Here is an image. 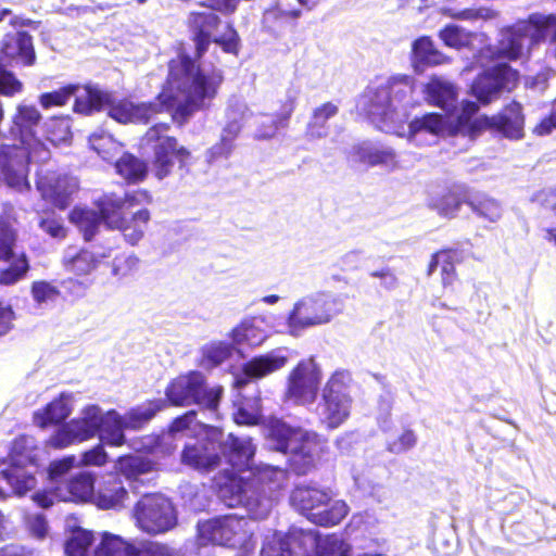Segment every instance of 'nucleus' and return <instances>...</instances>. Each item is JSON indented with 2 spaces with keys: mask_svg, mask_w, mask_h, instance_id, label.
Instances as JSON below:
<instances>
[{
  "mask_svg": "<svg viewBox=\"0 0 556 556\" xmlns=\"http://www.w3.org/2000/svg\"><path fill=\"white\" fill-rule=\"evenodd\" d=\"M41 114L34 105L20 104L7 126H2L1 137L16 143L0 146V170L11 187H29L28 165L46 162L50 151L36 136Z\"/></svg>",
  "mask_w": 556,
  "mask_h": 556,
  "instance_id": "obj_3",
  "label": "nucleus"
},
{
  "mask_svg": "<svg viewBox=\"0 0 556 556\" xmlns=\"http://www.w3.org/2000/svg\"><path fill=\"white\" fill-rule=\"evenodd\" d=\"M85 89L86 86H80L78 84H68L56 90L41 93L39 96V103L43 109L63 106L72 97H75L76 100L77 97L81 94Z\"/></svg>",
  "mask_w": 556,
  "mask_h": 556,
  "instance_id": "obj_41",
  "label": "nucleus"
},
{
  "mask_svg": "<svg viewBox=\"0 0 556 556\" xmlns=\"http://www.w3.org/2000/svg\"><path fill=\"white\" fill-rule=\"evenodd\" d=\"M88 286L89 283L87 281L75 278H67L60 282L61 289L73 298H81Z\"/></svg>",
  "mask_w": 556,
  "mask_h": 556,
  "instance_id": "obj_64",
  "label": "nucleus"
},
{
  "mask_svg": "<svg viewBox=\"0 0 556 556\" xmlns=\"http://www.w3.org/2000/svg\"><path fill=\"white\" fill-rule=\"evenodd\" d=\"M439 266L441 267L442 285L446 289L452 286L456 279L455 266L450 261V254L447 252L440 251L432 255L428 266V275H432Z\"/></svg>",
  "mask_w": 556,
  "mask_h": 556,
  "instance_id": "obj_47",
  "label": "nucleus"
},
{
  "mask_svg": "<svg viewBox=\"0 0 556 556\" xmlns=\"http://www.w3.org/2000/svg\"><path fill=\"white\" fill-rule=\"evenodd\" d=\"M355 485L366 495L374 497L377 502L381 503L382 497L386 496L387 490L377 483H372L363 477L354 478Z\"/></svg>",
  "mask_w": 556,
  "mask_h": 556,
  "instance_id": "obj_63",
  "label": "nucleus"
},
{
  "mask_svg": "<svg viewBox=\"0 0 556 556\" xmlns=\"http://www.w3.org/2000/svg\"><path fill=\"white\" fill-rule=\"evenodd\" d=\"M94 541L93 533L83 528H76L65 541L64 551L67 556H88Z\"/></svg>",
  "mask_w": 556,
  "mask_h": 556,
  "instance_id": "obj_43",
  "label": "nucleus"
},
{
  "mask_svg": "<svg viewBox=\"0 0 556 556\" xmlns=\"http://www.w3.org/2000/svg\"><path fill=\"white\" fill-rule=\"evenodd\" d=\"M167 407L164 399H154L128 409L123 417L128 430L138 431L144 428L157 413Z\"/></svg>",
  "mask_w": 556,
  "mask_h": 556,
  "instance_id": "obj_33",
  "label": "nucleus"
},
{
  "mask_svg": "<svg viewBox=\"0 0 556 556\" xmlns=\"http://www.w3.org/2000/svg\"><path fill=\"white\" fill-rule=\"evenodd\" d=\"M478 110L477 103L464 101L462 112L452 123L446 115L440 113H426L416 116L408 124V139L415 141L421 132L439 136L447 129L455 136L469 138L470 141L486 129L496 131L511 140L523 137L525 115L519 102L511 101L500 113L492 116H476Z\"/></svg>",
  "mask_w": 556,
  "mask_h": 556,
  "instance_id": "obj_2",
  "label": "nucleus"
},
{
  "mask_svg": "<svg viewBox=\"0 0 556 556\" xmlns=\"http://www.w3.org/2000/svg\"><path fill=\"white\" fill-rule=\"evenodd\" d=\"M294 94L291 92L287 93V100L282 105L281 112L275 117H268V123H263L255 132L257 139H270L273 138L279 127H285L294 111Z\"/></svg>",
  "mask_w": 556,
  "mask_h": 556,
  "instance_id": "obj_38",
  "label": "nucleus"
},
{
  "mask_svg": "<svg viewBox=\"0 0 556 556\" xmlns=\"http://www.w3.org/2000/svg\"><path fill=\"white\" fill-rule=\"evenodd\" d=\"M36 63V52L33 37L24 30L5 34L0 47V94L12 97L22 91L23 84L8 67L14 64L33 66Z\"/></svg>",
  "mask_w": 556,
  "mask_h": 556,
  "instance_id": "obj_11",
  "label": "nucleus"
},
{
  "mask_svg": "<svg viewBox=\"0 0 556 556\" xmlns=\"http://www.w3.org/2000/svg\"><path fill=\"white\" fill-rule=\"evenodd\" d=\"M518 74L506 65L495 66L479 75L471 85L472 96L482 104H489L504 90L516 85Z\"/></svg>",
  "mask_w": 556,
  "mask_h": 556,
  "instance_id": "obj_23",
  "label": "nucleus"
},
{
  "mask_svg": "<svg viewBox=\"0 0 556 556\" xmlns=\"http://www.w3.org/2000/svg\"><path fill=\"white\" fill-rule=\"evenodd\" d=\"M339 108L332 102H326L313 110L309 122L307 123L305 136L308 140H317L328 135L327 122L336 116Z\"/></svg>",
  "mask_w": 556,
  "mask_h": 556,
  "instance_id": "obj_34",
  "label": "nucleus"
},
{
  "mask_svg": "<svg viewBox=\"0 0 556 556\" xmlns=\"http://www.w3.org/2000/svg\"><path fill=\"white\" fill-rule=\"evenodd\" d=\"M447 14L450 17L454 20H460V21H476V20H485L491 16V11L485 8H468L464 10H454L450 9L447 11Z\"/></svg>",
  "mask_w": 556,
  "mask_h": 556,
  "instance_id": "obj_61",
  "label": "nucleus"
},
{
  "mask_svg": "<svg viewBox=\"0 0 556 556\" xmlns=\"http://www.w3.org/2000/svg\"><path fill=\"white\" fill-rule=\"evenodd\" d=\"M235 149V142L220 136L217 143L211 147L206 152V160L208 163L216 162L222 159H228Z\"/></svg>",
  "mask_w": 556,
  "mask_h": 556,
  "instance_id": "obj_58",
  "label": "nucleus"
},
{
  "mask_svg": "<svg viewBox=\"0 0 556 556\" xmlns=\"http://www.w3.org/2000/svg\"><path fill=\"white\" fill-rule=\"evenodd\" d=\"M71 414L70 396L61 393L60 396L52 400L42 409L35 410L33 419L36 426L46 428L50 425L64 422Z\"/></svg>",
  "mask_w": 556,
  "mask_h": 556,
  "instance_id": "obj_32",
  "label": "nucleus"
},
{
  "mask_svg": "<svg viewBox=\"0 0 556 556\" xmlns=\"http://www.w3.org/2000/svg\"><path fill=\"white\" fill-rule=\"evenodd\" d=\"M348 159L350 162L364 164L370 167H394L396 165V152L394 149L371 141H364L353 146L349 152Z\"/></svg>",
  "mask_w": 556,
  "mask_h": 556,
  "instance_id": "obj_27",
  "label": "nucleus"
},
{
  "mask_svg": "<svg viewBox=\"0 0 556 556\" xmlns=\"http://www.w3.org/2000/svg\"><path fill=\"white\" fill-rule=\"evenodd\" d=\"M408 85H383L368 92L367 113L378 127L390 131L404 124L407 118V104L410 98Z\"/></svg>",
  "mask_w": 556,
  "mask_h": 556,
  "instance_id": "obj_10",
  "label": "nucleus"
},
{
  "mask_svg": "<svg viewBox=\"0 0 556 556\" xmlns=\"http://www.w3.org/2000/svg\"><path fill=\"white\" fill-rule=\"evenodd\" d=\"M71 220L77 225L86 241L93 239L102 223L105 224L103 214L91 208L75 207L71 213Z\"/></svg>",
  "mask_w": 556,
  "mask_h": 556,
  "instance_id": "obj_36",
  "label": "nucleus"
},
{
  "mask_svg": "<svg viewBox=\"0 0 556 556\" xmlns=\"http://www.w3.org/2000/svg\"><path fill=\"white\" fill-rule=\"evenodd\" d=\"M89 144L103 160H109L111 151L117 147L113 137L102 130L94 131L89 136Z\"/></svg>",
  "mask_w": 556,
  "mask_h": 556,
  "instance_id": "obj_52",
  "label": "nucleus"
},
{
  "mask_svg": "<svg viewBox=\"0 0 556 556\" xmlns=\"http://www.w3.org/2000/svg\"><path fill=\"white\" fill-rule=\"evenodd\" d=\"M132 198L106 193L94 201L97 208L101 211L105 218V225L112 229H119L125 240L131 244H137L143 237L150 212L148 208H141L132 213L130 218L123 214L124 207L132 206Z\"/></svg>",
  "mask_w": 556,
  "mask_h": 556,
  "instance_id": "obj_13",
  "label": "nucleus"
},
{
  "mask_svg": "<svg viewBox=\"0 0 556 556\" xmlns=\"http://www.w3.org/2000/svg\"><path fill=\"white\" fill-rule=\"evenodd\" d=\"M412 53L416 65H441L448 61V58L435 48L429 36H421L414 40Z\"/></svg>",
  "mask_w": 556,
  "mask_h": 556,
  "instance_id": "obj_35",
  "label": "nucleus"
},
{
  "mask_svg": "<svg viewBox=\"0 0 556 556\" xmlns=\"http://www.w3.org/2000/svg\"><path fill=\"white\" fill-rule=\"evenodd\" d=\"M468 206L475 214L489 222H497L502 216V206L495 199L485 194H471L469 192Z\"/></svg>",
  "mask_w": 556,
  "mask_h": 556,
  "instance_id": "obj_40",
  "label": "nucleus"
},
{
  "mask_svg": "<svg viewBox=\"0 0 556 556\" xmlns=\"http://www.w3.org/2000/svg\"><path fill=\"white\" fill-rule=\"evenodd\" d=\"M28 442L29 439L26 437L15 439L12 444L9 464L5 468L0 469L1 477L18 496L25 495L37 484L36 465L33 457L25 452Z\"/></svg>",
  "mask_w": 556,
  "mask_h": 556,
  "instance_id": "obj_19",
  "label": "nucleus"
},
{
  "mask_svg": "<svg viewBox=\"0 0 556 556\" xmlns=\"http://www.w3.org/2000/svg\"><path fill=\"white\" fill-rule=\"evenodd\" d=\"M223 80L220 70L201 68L189 55L179 54L169 61L166 85L154 102L116 101L112 92L97 85H86L73 109L83 115L108 111V115L121 124H148L154 114L170 110L173 119L185 124L195 112L210 106Z\"/></svg>",
  "mask_w": 556,
  "mask_h": 556,
  "instance_id": "obj_1",
  "label": "nucleus"
},
{
  "mask_svg": "<svg viewBox=\"0 0 556 556\" xmlns=\"http://www.w3.org/2000/svg\"><path fill=\"white\" fill-rule=\"evenodd\" d=\"M197 412L194 409L176 417L169 425L168 432L163 434H151L141 438L132 443V447L144 453H169L170 443L174 434L189 429L197 421Z\"/></svg>",
  "mask_w": 556,
  "mask_h": 556,
  "instance_id": "obj_25",
  "label": "nucleus"
},
{
  "mask_svg": "<svg viewBox=\"0 0 556 556\" xmlns=\"http://www.w3.org/2000/svg\"><path fill=\"white\" fill-rule=\"evenodd\" d=\"M115 168L128 182L141 181L148 173L147 164L132 155L131 153H124L115 163Z\"/></svg>",
  "mask_w": 556,
  "mask_h": 556,
  "instance_id": "obj_39",
  "label": "nucleus"
},
{
  "mask_svg": "<svg viewBox=\"0 0 556 556\" xmlns=\"http://www.w3.org/2000/svg\"><path fill=\"white\" fill-rule=\"evenodd\" d=\"M329 491L314 485L299 484L290 495V504L315 525L330 527L338 525L349 513L344 501L331 502Z\"/></svg>",
  "mask_w": 556,
  "mask_h": 556,
  "instance_id": "obj_9",
  "label": "nucleus"
},
{
  "mask_svg": "<svg viewBox=\"0 0 556 556\" xmlns=\"http://www.w3.org/2000/svg\"><path fill=\"white\" fill-rule=\"evenodd\" d=\"M267 441L270 448L288 456L290 468L298 475H305L314 466L317 445L302 428L271 419L267 426Z\"/></svg>",
  "mask_w": 556,
  "mask_h": 556,
  "instance_id": "obj_7",
  "label": "nucleus"
},
{
  "mask_svg": "<svg viewBox=\"0 0 556 556\" xmlns=\"http://www.w3.org/2000/svg\"><path fill=\"white\" fill-rule=\"evenodd\" d=\"M321 369L313 357L301 359L287 378L285 396L299 405L315 402L320 382Z\"/></svg>",
  "mask_w": 556,
  "mask_h": 556,
  "instance_id": "obj_21",
  "label": "nucleus"
},
{
  "mask_svg": "<svg viewBox=\"0 0 556 556\" xmlns=\"http://www.w3.org/2000/svg\"><path fill=\"white\" fill-rule=\"evenodd\" d=\"M36 186L45 199L51 200L60 207H65L76 188V181L68 177L37 174Z\"/></svg>",
  "mask_w": 556,
  "mask_h": 556,
  "instance_id": "obj_30",
  "label": "nucleus"
},
{
  "mask_svg": "<svg viewBox=\"0 0 556 556\" xmlns=\"http://www.w3.org/2000/svg\"><path fill=\"white\" fill-rule=\"evenodd\" d=\"M181 462L197 470L210 471L215 469L220 463L218 441L201 439L194 443L186 444L181 452Z\"/></svg>",
  "mask_w": 556,
  "mask_h": 556,
  "instance_id": "obj_26",
  "label": "nucleus"
},
{
  "mask_svg": "<svg viewBox=\"0 0 556 556\" xmlns=\"http://www.w3.org/2000/svg\"><path fill=\"white\" fill-rule=\"evenodd\" d=\"M66 267L70 271L75 273L78 276L89 274L96 267V257L93 253L81 250L76 255L72 256Z\"/></svg>",
  "mask_w": 556,
  "mask_h": 556,
  "instance_id": "obj_53",
  "label": "nucleus"
},
{
  "mask_svg": "<svg viewBox=\"0 0 556 556\" xmlns=\"http://www.w3.org/2000/svg\"><path fill=\"white\" fill-rule=\"evenodd\" d=\"M139 258L135 254L119 255L113 260L112 271L115 276L125 277L138 267Z\"/></svg>",
  "mask_w": 556,
  "mask_h": 556,
  "instance_id": "obj_60",
  "label": "nucleus"
},
{
  "mask_svg": "<svg viewBox=\"0 0 556 556\" xmlns=\"http://www.w3.org/2000/svg\"><path fill=\"white\" fill-rule=\"evenodd\" d=\"M167 128L166 124H157L147 132L149 140H156L153 147V167L154 174L160 180L169 175L173 167V159L178 161L181 176L189 172L190 151L185 147H179L175 137H162L161 131H165Z\"/></svg>",
  "mask_w": 556,
  "mask_h": 556,
  "instance_id": "obj_20",
  "label": "nucleus"
},
{
  "mask_svg": "<svg viewBox=\"0 0 556 556\" xmlns=\"http://www.w3.org/2000/svg\"><path fill=\"white\" fill-rule=\"evenodd\" d=\"M260 556H350V546L338 534L292 527L266 536Z\"/></svg>",
  "mask_w": 556,
  "mask_h": 556,
  "instance_id": "obj_6",
  "label": "nucleus"
},
{
  "mask_svg": "<svg viewBox=\"0 0 556 556\" xmlns=\"http://www.w3.org/2000/svg\"><path fill=\"white\" fill-rule=\"evenodd\" d=\"M16 233L10 224L0 218V261L10 262L14 256Z\"/></svg>",
  "mask_w": 556,
  "mask_h": 556,
  "instance_id": "obj_50",
  "label": "nucleus"
},
{
  "mask_svg": "<svg viewBox=\"0 0 556 556\" xmlns=\"http://www.w3.org/2000/svg\"><path fill=\"white\" fill-rule=\"evenodd\" d=\"M128 500V492L123 485L108 488L94 496L96 505L100 509H121Z\"/></svg>",
  "mask_w": 556,
  "mask_h": 556,
  "instance_id": "obj_45",
  "label": "nucleus"
},
{
  "mask_svg": "<svg viewBox=\"0 0 556 556\" xmlns=\"http://www.w3.org/2000/svg\"><path fill=\"white\" fill-rule=\"evenodd\" d=\"M154 462L142 455H124L118 457L115 469L128 480H137L139 476L151 472Z\"/></svg>",
  "mask_w": 556,
  "mask_h": 556,
  "instance_id": "obj_37",
  "label": "nucleus"
},
{
  "mask_svg": "<svg viewBox=\"0 0 556 556\" xmlns=\"http://www.w3.org/2000/svg\"><path fill=\"white\" fill-rule=\"evenodd\" d=\"M231 337L235 343L249 345H260L266 338L263 331L249 323H242L231 331Z\"/></svg>",
  "mask_w": 556,
  "mask_h": 556,
  "instance_id": "obj_49",
  "label": "nucleus"
},
{
  "mask_svg": "<svg viewBox=\"0 0 556 556\" xmlns=\"http://www.w3.org/2000/svg\"><path fill=\"white\" fill-rule=\"evenodd\" d=\"M125 430H128L125 417L116 409L104 413L98 405H87L79 417L62 424L48 443L54 448H64L98 435L103 444L122 446L126 443Z\"/></svg>",
  "mask_w": 556,
  "mask_h": 556,
  "instance_id": "obj_4",
  "label": "nucleus"
},
{
  "mask_svg": "<svg viewBox=\"0 0 556 556\" xmlns=\"http://www.w3.org/2000/svg\"><path fill=\"white\" fill-rule=\"evenodd\" d=\"M108 457L103 443H99L81 454V463L85 466H102L108 462Z\"/></svg>",
  "mask_w": 556,
  "mask_h": 556,
  "instance_id": "obj_62",
  "label": "nucleus"
},
{
  "mask_svg": "<svg viewBox=\"0 0 556 556\" xmlns=\"http://www.w3.org/2000/svg\"><path fill=\"white\" fill-rule=\"evenodd\" d=\"M137 526L149 534H161L177 525V513L170 500L162 494H144L134 507Z\"/></svg>",
  "mask_w": 556,
  "mask_h": 556,
  "instance_id": "obj_18",
  "label": "nucleus"
},
{
  "mask_svg": "<svg viewBox=\"0 0 556 556\" xmlns=\"http://www.w3.org/2000/svg\"><path fill=\"white\" fill-rule=\"evenodd\" d=\"M188 24L198 58L205 54L211 42L218 45L226 53L235 55L239 53L241 40L231 24H226V30L223 34L213 36L222 21L212 10L190 13Z\"/></svg>",
  "mask_w": 556,
  "mask_h": 556,
  "instance_id": "obj_16",
  "label": "nucleus"
},
{
  "mask_svg": "<svg viewBox=\"0 0 556 556\" xmlns=\"http://www.w3.org/2000/svg\"><path fill=\"white\" fill-rule=\"evenodd\" d=\"M369 277L379 280L378 287L386 291H393L399 287V278L394 270L388 266L368 271Z\"/></svg>",
  "mask_w": 556,
  "mask_h": 556,
  "instance_id": "obj_57",
  "label": "nucleus"
},
{
  "mask_svg": "<svg viewBox=\"0 0 556 556\" xmlns=\"http://www.w3.org/2000/svg\"><path fill=\"white\" fill-rule=\"evenodd\" d=\"M426 100L429 104L443 110L446 115L454 113L457 109L458 92L456 86L438 76H433L425 85Z\"/></svg>",
  "mask_w": 556,
  "mask_h": 556,
  "instance_id": "obj_28",
  "label": "nucleus"
},
{
  "mask_svg": "<svg viewBox=\"0 0 556 556\" xmlns=\"http://www.w3.org/2000/svg\"><path fill=\"white\" fill-rule=\"evenodd\" d=\"M223 388H208L205 376L197 370L181 375L172 380L165 389L166 403L174 406L197 404L210 410L218 407Z\"/></svg>",
  "mask_w": 556,
  "mask_h": 556,
  "instance_id": "obj_15",
  "label": "nucleus"
},
{
  "mask_svg": "<svg viewBox=\"0 0 556 556\" xmlns=\"http://www.w3.org/2000/svg\"><path fill=\"white\" fill-rule=\"evenodd\" d=\"M439 38L443 43L453 49L466 47L471 41L468 30L457 24H447L439 31Z\"/></svg>",
  "mask_w": 556,
  "mask_h": 556,
  "instance_id": "obj_48",
  "label": "nucleus"
},
{
  "mask_svg": "<svg viewBox=\"0 0 556 556\" xmlns=\"http://www.w3.org/2000/svg\"><path fill=\"white\" fill-rule=\"evenodd\" d=\"M218 496L229 507L243 505L252 519L262 520L271 510V501L251 490L245 478L231 472L217 481Z\"/></svg>",
  "mask_w": 556,
  "mask_h": 556,
  "instance_id": "obj_17",
  "label": "nucleus"
},
{
  "mask_svg": "<svg viewBox=\"0 0 556 556\" xmlns=\"http://www.w3.org/2000/svg\"><path fill=\"white\" fill-rule=\"evenodd\" d=\"M76 465L74 455L65 456L61 459L53 460L48 468V476L51 480L62 479Z\"/></svg>",
  "mask_w": 556,
  "mask_h": 556,
  "instance_id": "obj_59",
  "label": "nucleus"
},
{
  "mask_svg": "<svg viewBox=\"0 0 556 556\" xmlns=\"http://www.w3.org/2000/svg\"><path fill=\"white\" fill-rule=\"evenodd\" d=\"M10 261L8 267L0 269V285H14L23 279L29 270L28 258L24 253L17 257L14 255Z\"/></svg>",
  "mask_w": 556,
  "mask_h": 556,
  "instance_id": "obj_46",
  "label": "nucleus"
},
{
  "mask_svg": "<svg viewBox=\"0 0 556 556\" xmlns=\"http://www.w3.org/2000/svg\"><path fill=\"white\" fill-rule=\"evenodd\" d=\"M393 405V396L391 393L387 392L382 395H380L378 401V416L377 421L379 425V428L387 432L392 427L391 421V410Z\"/></svg>",
  "mask_w": 556,
  "mask_h": 556,
  "instance_id": "obj_55",
  "label": "nucleus"
},
{
  "mask_svg": "<svg viewBox=\"0 0 556 556\" xmlns=\"http://www.w3.org/2000/svg\"><path fill=\"white\" fill-rule=\"evenodd\" d=\"M245 526V518L236 514L200 521L197 526L200 544L235 545L236 536L244 530Z\"/></svg>",
  "mask_w": 556,
  "mask_h": 556,
  "instance_id": "obj_22",
  "label": "nucleus"
},
{
  "mask_svg": "<svg viewBox=\"0 0 556 556\" xmlns=\"http://www.w3.org/2000/svg\"><path fill=\"white\" fill-rule=\"evenodd\" d=\"M556 38V15L532 13L527 20H521L501 30L497 54L508 60H517L523 54L525 47H531L548 35Z\"/></svg>",
  "mask_w": 556,
  "mask_h": 556,
  "instance_id": "obj_8",
  "label": "nucleus"
},
{
  "mask_svg": "<svg viewBox=\"0 0 556 556\" xmlns=\"http://www.w3.org/2000/svg\"><path fill=\"white\" fill-rule=\"evenodd\" d=\"M66 489L72 501H86L93 494L94 478L89 472L80 471L67 481Z\"/></svg>",
  "mask_w": 556,
  "mask_h": 556,
  "instance_id": "obj_44",
  "label": "nucleus"
},
{
  "mask_svg": "<svg viewBox=\"0 0 556 556\" xmlns=\"http://www.w3.org/2000/svg\"><path fill=\"white\" fill-rule=\"evenodd\" d=\"M416 443V433L412 429H405L397 439L388 442L387 448L390 453L402 454L412 450Z\"/></svg>",
  "mask_w": 556,
  "mask_h": 556,
  "instance_id": "obj_56",
  "label": "nucleus"
},
{
  "mask_svg": "<svg viewBox=\"0 0 556 556\" xmlns=\"http://www.w3.org/2000/svg\"><path fill=\"white\" fill-rule=\"evenodd\" d=\"M148 547L149 542L136 545L119 535L104 532L96 547V554L97 556H143V552L148 551Z\"/></svg>",
  "mask_w": 556,
  "mask_h": 556,
  "instance_id": "obj_31",
  "label": "nucleus"
},
{
  "mask_svg": "<svg viewBox=\"0 0 556 556\" xmlns=\"http://www.w3.org/2000/svg\"><path fill=\"white\" fill-rule=\"evenodd\" d=\"M350 381L351 376L348 371L337 370L321 389L315 413L327 429L339 428L350 416Z\"/></svg>",
  "mask_w": 556,
  "mask_h": 556,
  "instance_id": "obj_14",
  "label": "nucleus"
},
{
  "mask_svg": "<svg viewBox=\"0 0 556 556\" xmlns=\"http://www.w3.org/2000/svg\"><path fill=\"white\" fill-rule=\"evenodd\" d=\"M343 306V300L331 292H314L294 303L287 324L291 333L295 334L300 330L328 324L342 312Z\"/></svg>",
  "mask_w": 556,
  "mask_h": 556,
  "instance_id": "obj_12",
  "label": "nucleus"
},
{
  "mask_svg": "<svg viewBox=\"0 0 556 556\" xmlns=\"http://www.w3.org/2000/svg\"><path fill=\"white\" fill-rule=\"evenodd\" d=\"M232 353L229 343L219 341L211 342L202 346L200 366L204 369H212L220 365Z\"/></svg>",
  "mask_w": 556,
  "mask_h": 556,
  "instance_id": "obj_42",
  "label": "nucleus"
},
{
  "mask_svg": "<svg viewBox=\"0 0 556 556\" xmlns=\"http://www.w3.org/2000/svg\"><path fill=\"white\" fill-rule=\"evenodd\" d=\"M469 192L466 186L455 185L441 194L431 195L428 206L442 217L453 218L463 204L468 205Z\"/></svg>",
  "mask_w": 556,
  "mask_h": 556,
  "instance_id": "obj_29",
  "label": "nucleus"
},
{
  "mask_svg": "<svg viewBox=\"0 0 556 556\" xmlns=\"http://www.w3.org/2000/svg\"><path fill=\"white\" fill-rule=\"evenodd\" d=\"M256 446L250 437H237L229 433L226 440L218 442L219 457H224L235 471H251Z\"/></svg>",
  "mask_w": 556,
  "mask_h": 556,
  "instance_id": "obj_24",
  "label": "nucleus"
},
{
  "mask_svg": "<svg viewBox=\"0 0 556 556\" xmlns=\"http://www.w3.org/2000/svg\"><path fill=\"white\" fill-rule=\"evenodd\" d=\"M30 293H31L33 300L38 305H41L49 301H51V302L55 301L59 298L61 291L58 287L53 286L49 281L38 280V281H34L31 283Z\"/></svg>",
  "mask_w": 556,
  "mask_h": 556,
  "instance_id": "obj_51",
  "label": "nucleus"
},
{
  "mask_svg": "<svg viewBox=\"0 0 556 556\" xmlns=\"http://www.w3.org/2000/svg\"><path fill=\"white\" fill-rule=\"evenodd\" d=\"M288 356L281 350L254 356L233 374L232 387L238 392L233 401L232 417L237 425L255 426L263 421L262 403L260 395L245 396L241 391L251 382L260 380L271 372L282 368Z\"/></svg>",
  "mask_w": 556,
  "mask_h": 556,
  "instance_id": "obj_5",
  "label": "nucleus"
},
{
  "mask_svg": "<svg viewBox=\"0 0 556 556\" xmlns=\"http://www.w3.org/2000/svg\"><path fill=\"white\" fill-rule=\"evenodd\" d=\"M252 116V112L249 110L247 103L238 98H231L228 101L225 118L242 125Z\"/></svg>",
  "mask_w": 556,
  "mask_h": 556,
  "instance_id": "obj_54",
  "label": "nucleus"
}]
</instances>
